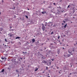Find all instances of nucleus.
<instances>
[{"mask_svg": "<svg viewBox=\"0 0 77 77\" xmlns=\"http://www.w3.org/2000/svg\"><path fill=\"white\" fill-rule=\"evenodd\" d=\"M38 42L39 43V41H38Z\"/></svg>", "mask_w": 77, "mask_h": 77, "instance_id": "obj_49", "label": "nucleus"}, {"mask_svg": "<svg viewBox=\"0 0 77 77\" xmlns=\"http://www.w3.org/2000/svg\"><path fill=\"white\" fill-rule=\"evenodd\" d=\"M40 77H41V76H40Z\"/></svg>", "mask_w": 77, "mask_h": 77, "instance_id": "obj_64", "label": "nucleus"}, {"mask_svg": "<svg viewBox=\"0 0 77 77\" xmlns=\"http://www.w3.org/2000/svg\"><path fill=\"white\" fill-rule=\"evenodd\" d=\"M44 45V43H42V45Z\"/></svg>", "mask_w": 77, "mask_h": 77, "instance_id": "obj_33", "label": "nucleus"}, {"mask_svg": "<svg viewBox=\"0 0 77 77\" xmlns=\"http://www.w3.org/2000/svg\"><path fill=\"white\" fill-rule=\"evenodd\" d=\"M5 71V69H2V71L0 72H3Z\"/></svg>", "mask_w": 77, "mask_h": 77, "instance_id": "obj_5", "label": "nucleus"}, {"mask_svg": "<svg viewBox=\"0 0 77 77\" xmlns=\"http://www.w3.org/2000/svg\"><path fill=\"white\" fill-rule=\"evenodd\" d=\"M49 63V65H51V62H50Z\"/></svg>", "mask_w": 77, "mask_h": 77, "instance_id": "obj_34", "label": "nucleus"}, {"mask_svg": "<svg viewBox=\"0 0 77 77\" xmlns=\"http://www.w3.org/2000/svg\"><path fill=\"white\" fill-rule=\"evenodd\" d=\"M52 44H51V45H52Z\"/></svg>", "mask_w": 77, "mask_h": 77, "instance_id": "obj_43", "label": "nucleus"}, {"mask_svg": "<svg viewBox=\"0 0 77 77\" xmlns=\"http://www.w3.org/2000/svg\"><path fill=\"white\" fill-rule=\"evenodd\" d=\"M50 53H51V51H48V53H47V55H48V54H50Z\"/></svg>", "mask_w": 77, "mask_h": 77, "instance_id": "obj_3", "label": "nucleus"}, {"mask_svg": "<svg viewBox=\"0 0 77 77\" xmlns=\"http://www.w3.org/2000/svg\"><path fill=\"white\" fill-rule=\"evenodd\" d=\"M45 2H44V3H45Z\"/></svg>", "mask_w": 77, "mask_h": 77, "instance_id": "obj_63", "label": "nucleus"}, {"mask_svg": "<svg viewBox=\"0 0 77 77\" xmlns=\"http://www.w3.org/2000/svg\"><path fill=\"white\" fill-rule=\"evenodd\" d=\"M16 72H18V71L17 70H16Z\"/></svg>", "mask_w": 77, "mask_h": 77, "instance_id": "obj_26", "label": "nucleus"}, {"mask_svg": "<svg viewBox=\"0 0 77 77\" xmlns=\"http://www.w3.org/2000/svg\"><path fill=\"white\" fill-rule=\"evenodd\" d=\"M13 1H15V0H13Z\"/></svg>", "mask_w": 77, "mask_h": 77, "instance_id": "obj_55", "label": "nucleus"}, {"mask_svg": "<svg viewBox=\"0 0 77 77\" xmlns=\"http://www.w3.org/2000/svg\"><path fill=\"white\" fill-rule=\"evenodd\" d=\"M65 11H65V10H57V12H58L57 14H58V15H60V14H62V13H64V12H65Z\"/></svg>", "mask_w": 77, "mask_h": 77, "instance_id": "obj_1", "label": "nucleus"}, {"mask_svg": "<svg viewBox=\"0 0 77 77\" xmlns=\"http://www.w3.org/2000/svg\"><path fill=\"white\" fill-rule=\"evenodd\" d=\"M7 69H9V71H11V68H7Z\"/></svg>", "mask_w": 77, "mask_h": 77, "instance_id": "obj_19", "label": "nucleus"}, {"mask_svg": "<svg viewBox=\"0 0 77 77\" xmlns=\"http://www.w3.org/2000/svg\"><path fill=\"white\" fill-rule=\"evenodd\" d=\"M42 14H45V13H46V12L45 11L42 12Z\"/></svg>", "mask_w": 77, "mask_h": 77, "instance_id": "obj_11", "label": "nucleus"}, {"mask_svg": "<svg viewBox=\"0 0 77 77\" xmlns=\"http://www.w3.org/2000/svg\"><path fill=\"white\" fill-rule=\"evenodd\" d=\"M23 53H24V52H23Z\"/></svg>", "mask_w": 77, "mask_h": 77, "instance_id": "obj_45", "label": "nucleus"}, {"mask_svg": "<svg viewBox=\"0 0 77 77\" xmlns=\"http://www.w3.org/2000/svg\"><path fill=\"white\" fill-rule=\"evenodd\" d=\"M42 63H47V62L43 60L42 61Z\"/></svg>", "mask_w": 77, "mask_h": 77, "instance_id": "obj_7", "label": "nucleus"}, {"mask_svg": "<svg viewBox=\"0 0 77 77\" xmlns=\"http://www.w3.org/2000/svg\"><path fill=\"white\" fill-rule=\"evenodd\" d=\"M46 69H47H47H48V67H46Z\"/></svg>", "mask_w": 77, "mask_h": 77, "instance_id": "obj_32", "label": "nucleus"}, {"mask_svg": "<svg viewBox=\"0 0 77 77\" xmlns=\"http://www.w3.org/2000/svg\"><path fill=\"white\" fill-rule=\"evenodd\" d=\"M70 6V5H69L68 6L67 8H69Z\"/></svg>", "mask_w": 77, "mask_h": 77, "instance_id": "obj_27", "label": "nucleus"}, {"mask_svg": "<svg viewBox=\"0 0 77 77\" xmlns=\"http://www.w3.org/2000/svg\"><path fill=\"white\" fill-rule=\"evenodd\" d=\"M12 28V27L10 26V29H11Z\"/></svg>", "mask_w": 77, "mask_h": 77, "instance_id": "obj_40", "label": "nucleus"}, {"mask_svg": "<svg viewBox=\"0 0 77 77\" xmlns=\"http://www.w3.org/2000/svg\"><path fill=\"white\" fill-rule=\"evenodd\" d=\"M75 12V11L74 10H73L72 14H74Z\"/></svg>", "mask_w": 77, "mask_h": 77, "instance_id": "obj_24", "label": "nucleus"}, {"mask_svg": "<svg viewBox=\"0 0 77 77\" xmlns=\"http://www.w3.org/2000/svg\"><path fill=\"white\" fill-rule=\"evenodd\" d=\"M45 26H46V25H45Z\"/></svg>", "mask_w": 77, "mask_h": 77, "instance_id": "obj_61", "label": "nucleus"}, {"mask_svg": "<svg viewBox=\"0 0 77 77\" xmlns=\"http://www.w3.org/2000/svg\"><path fill=\"white\" fill-rule=\"evenodd\" d=\"M32 41V42H35V40L34 39H33Z\"/></svg>", "mask_w": 77, "mask_h": 77, "instance_id": "obj_10", "label": "nucleus"}, {"mask_svg": "<svg viewBox=\"0 0 77 77\" xmlns=\"http://www.w3.org/2000/svg\"><path fill=\"white\" fill-rule=\"evenodd\" d=\"M67 47H68V45H67Z\"/></svg>", "mask_w": 77, "mask_h": 77, "instance_id": "obj_52", "label": "nucleus"}, {"mask_svg": "<svg viewBox=\"0 0 77 77\" xmlns=\"http://www.w3.org/2000/svg\"><path fill=\"white\" fill-rule=\"evenodd\" d=\"M5 57H2L1 58V59H2V60H4L5 59Z\"/></svg>", "mask_w": 77, "mask_h": 77, "instance_id": "obj_14", "label": "nucleus"}, {"mask_svg": "<svg viewBox=\"0 0 77 77\" xmlns=\"http://www.w3.org/2000/svg\"><path fill=\"white\" fill-rule=\"evenodd\" d=\"M64 56L65 57V55H64Z\"/></svg>", "mask_w": 77, "mask_h": 77, "instance_id": "obj_56", "label": "nucleus"}, {"mask_svg": "<svg viewBox=\"0 0 77 77\" xmlns=\"http://www.w3.org/2000/svg\"><path fill=\"white\" fill-rule=\"evenodd\" d=\"M59 8H60V7H59Z\"/></svg>", "mask_w": 77, "mask_h": 77, "instance_id": "obj_48", "label": "nucleus"}, {"mask_svg": "<svg viewBox=\"0 0 77 77\" xmlns=\"http://www.w3.org/2000/svg\"><path fill=\"white\" fill-rule=\"evenodd\" d=\"M2 30H3V28H0V31H1V32H2Z\"/></svg>", "mask_w": 77, "mask_h": 77, "instance_id": "obj_16", "label": "nucleus"}, {"mask_svg": "<svg viewBox=\"0 0 77 77\" xmlns=\"http://www.w3.org/2000/svg\"><path fill=\"white\" fill-rule=\"evenodd\" d=\"M57 69H59V67H57Z\"/></svg>", "mask_w": 77, "mask_h": 77, "instance_id": "obj_38", "label": "nucleus"}, {"mask_svg": "<svg viewBox=\"0 0 77 77\" xmlns=\"http://www.w3.org/2000/svg\"><path fill=\"white\" fill-rule=\"evenodd\" d=\"M64 15L65 16H66V14H65Z\"/></svg>", "mask_w": 77, "mask_h": 77, "instance_id": "obj_35", "label": "nucleus"}, {"mask_svg": "<svg viewBox=\"0 0 77 77\" xmlns=\"http://www.w3.org/2000/svg\"><path fill=\"white\" fill-rule=\"evenodd\" d=\"M60 53V51L59 50H58L57 51V54H59Z\"/></svg>", "mask_w": 77, "mask_h": 77, "instance_id": "obj_9", "label": "nucleus"}, {"mask_svg": "<svg viewBox=\"0 0 77 77\" xmlns=\"http://www.w3.org/2000/svg\"><path fill=\"white\" fill-rule=\"evenodd\" d=\"M68 57H69L71 56V55L70 54H68L67 55Z\"/></svg>", "mask_w": 77, "mask_h": 77, "instance_id": "obj_18", "label": "nucleus"}, {"mask_svg": "<svg viewBox=\"0 0 77 77\" xmlns=\"http://www.w3.org/2000/svg\"><path fill=\"white\" fill-rule=\"evenodd\" d=\"M51 60H52V61H53V60H54V59H52Z\"/></svg>", "mask_w": 77, "mask_h": 77, "instance_id": "obj_37", "label": "nucleus"}, {"mask_svg": "<svg viewBox=\"0 0 77 77\" xmlns=\"http://www.w3.org/2000/svg\"><path fill=\"white\" fill-rule=\"evenodd\" d=\"M28 10H29V8H28Z\"/></svg>", "mask_w": 77, "mask_h": 77, "instance_id": "obj_51", "label": "nucleus"}, {"mask_svg": "<svg viewBox=\"0 0 77 77\" xmlns=\"http://www.w3.org/2000/svg\"><path fill=\"white\" fill-rule=\"evenodd\" d=\"M12 31H13V29H12Z\"/></svg>", "mask_w": 77, "mask_h": 77, "instance_id": "obj_60", "label": "nucleus"}, {"mask_svg": "<svg viewBox=\"0 0 77 77\" xmlns=\"http://www.w3.org/2000/svg\"><path fill=\"white\" fill-rule=\"evenodd\" d=\"M20 38V37H16L15 38V39H19Z\"/></svg>", "mask_w": 77, "mask_h": 77, "instance_id": "obj_8", "label": "nucleus"}, {"mask_svg": "<svg viewBox=\"0 0 77 77\" xmlns=\"http://www.w3.org/2000/svg\"><path fill=\"white\" fill-rule=\"evenodd\" d=\"M58 42H60V44H61V43H60V40H59Z\"/></svg>", "mask_w": 77, "mask_h": 77, "instance_id": "obj_30", "label": "nucleus"}, {"mask_svg": "<svg viewBox=\"0 0 77 77\" xmlns=\"http://www.w3.org/2000/svg\"><path fill=\"white\" fill-rule=\"evenodd\" d=\"M14 9H15V7H14Z\"/></svg>", "mask_w": 77, "mask_h": 77, "instance_id": "obj_58", "label": "nucleus"}, {"mask_svg": "<svg viewBox=\"0 0 77 77\" xmlns=\"http://www.w3.org/2000/svg\"><path fill=\"white\" fill-rule=\"evenodd\" d=\"M42 30H43V31H44V30H45V27L44 25L42 24Z\"/></svg>", "mask_w": 77, "mask_h": 77, "instance_id": "obj_2", "label": "nucleus"}, {"mask_svg": "<svg viewBox=\"0 0 77 77\" xmlns=\"http://www.w3.org/2000/svg\"><path fill=\"white\" fill-rule=\"evenodd\" d=\"M5 41H6V42H7V40H6V38H5Z\"/></svg>", "mask_w": 77, "mask_h": 77, "instance_id": "obj_31", "label": "nucleus"}, {"mask_svg": "<svg viewBox=\"0 0 77 77\" xmlns=\"http://www.w3.org/2000/svg\"><path fill=\"white\" fill-rule=\"evenodd\" d=\"M71 54V55H73V54H71V53H70Z\"/></svg>", "mask_w": 77, "mask_h": 77, "instance_id": "obj_42", "label": "nucleus"}, {"mask_svg": "<svg viewBox=\"0 0 77 77\" xmlns=\"http://www.w3.org/2000/svg\"><path fill=\"white\" fill-rule=\"evenodd\" d=\"M72 51H74L73 50Z\"/></svg>", "mask_w": 77, "mask_h": 77, "instance_id": "obj_47", "label": "nucleus"}, {"mask_svg": "<svg viewBox=\"0 0 77 77\" xmlns=\"http://www.w3.org/2000/svg\"><path fill=\"white\" fill-rule=\"evenodd\" d=\"M38 69L37 68L35 70V71H38Z\"/></svg>", "mask_w": 77, "mask_h": 77, "instance_id": "obj_15", "label": "nucleus"}, {"mask_svg": "<svg viewBox=\"0 0 77 77\" xmlns=\"http://www.w3.org/2000/svg\"><path fill=\"white\" fill-rule=\"evenodd\" d=\"M73 18H74V17H73Z\"/></svg>", "mask_w": 77, "mask_h": 77, "instance_id": "obj_54", "label": "nucleus"}, {"mask_svg": "<svg viewBox=\"0 0 77 77\" xmlns=\"http://www.w3.org/2000/svg\"><path fill=\"white\" fill-rule=\"evenodd\" d=\"M53 5H54V6H56V4L55 3H54Z\"/></svg>", "mask_w": 77, "mask_h": 77, "instance_id": "obj_20", "label": "nucleus"}, {"mask_svg": "<svg viewBox=\"0 0 77 77\" xmlns=\"http://www.w3.org/2000/svg\"><path fill=\"white\" fill-rule=\"evenodd\" d=\"M5 59H7V58H5Z\"/></svg>", "mask_w": 77, "mask_h": 77, "instance_id": "obj_41", "label": "nucleus"}, {"mask_svg": "<svg viewBox=\"0 0 77 77\" xmlns=\"http://www.w3.org/2000/svg\"><path fill=\"white\" fill-rule=\"evenodd\" d=\"M20 59H22V58H20Z\"/></svg>", "mask_w": 77, "mask_h": 77, "instance_id": "obj_46", "label": "nucleus"}, {"mask_svg": "<svg viewBox=\"0 0 77 77\" xmlns=\"http://www.w3.org/2000/svg\"><path fill=\"white\" fill-rule=\"evenodd\" d=\"M67 26V24H66L64 26V28L65 29L66 28V26Z\"/></svg>", "mask_w": 77, "mask_h": 77, "instance_id": "obj_12", "label": "nucleus"}, {"mask_svg": "<svg viewBox=\"0 0 77 77\" xmlns=\"http://www.w3.org/2000/svg\"><path fill=\"white\" fill-rule=\"evenodd\" d=\"M60 71H62V70H60Z\"/></svg>", "mask_w": 77, "mask_h": 77, "instance_id": "obj_59", "label": "nucleus"}, {"mask_svg": "<svg viewBox=\"0 0 77 77\" xmlns=\"http://www.w3.org/2000/svg\"><path fill=\"white\" fill-rule=\"evenodd\" d=\"M75 9V7H73V8H72V9L73 10H74V9Z\"/></svg>", "mask_w": 77, "mask_h": 77, "instance_id": "obj_17", "label": "nucleus"}, {"mask_svg": "<svg viewBox=\"0 0 77 77\" xmlns=\"http://www.w3.org/2000/svg\"><path fill=\"white\" fill-rule=\"evenodd\" d=\"M58 39H59V38H60V36H59L58 37Z\"/></svg>", "mask_w": 77, "mask_h": 77, "instance_id": "obj_28", "label": "nucleus"}, {"mask_svg": "<svg viewBox=\"0 0 77 77\" xmlns=\"http://www.w3.org/2000/svg\"><path fill=\"white\" fill-rule=\"evenodd\" d=\"M72 6H74V4H72Z\"/></svg>", "mask_w": 77, "mask_h": 77, "instance_id": "obj_29", "label": "nucleus"}, {"mask_svg": "<svg viewBox=\"0 0 77 77\" xmlns=\"http://www.w3.org/2000/svg\"><path fill=\"white\" fill-rule=\"evenodd\" d=\"M0 14H1V12H0Z\"/></svg>", "mask_w": 77, "mask_h": 77, "instance_id": "obj_57", "label": "nucleus"}, {"mask_svg": "<svg viewBox=\"0 0 77 77\" xmlns=\"http://www.w3.org/2000/svg\"><path fill=\"white\" fill-rule=\"evenodd\" d=\"M25 17H26V18H28V16H25Z\"/></svg>", "mask_w": 77, "mask_h": 77, "instance_id": "obj_21", "label": "nucleus"}, {"mask_svg": "<svg viewBox=\"0 0 77 77\" xmlns=\"http://www.w3.org/2000/svg\"><path fill=\"white\" fill-rule=\"evenodd\" d=\"M51 8V7H50V8Z\"/></svg>", "mask_w": 77, "mask_h": 77, "instance_id": "obj_53", "label": "nucleus"}, {"mask_svg": "<svg viewBox=\"0 0 77 77\" xmlns=\"http://www.w3.org/2000/svg\"><path fill=\"white\" fill-rule=\"evenodd\" d=\"M14 36V34H11L10 35V37H12V36Z\"/></svg>", "mask_w": 77, "mask_h": 77, "instance_id": "obj_13", "label": "nucleus"}, {"mask_svg": "<svg viewBox=\"0 0 77 77\" xmlns=\"http://www.w3.org/2000/svg\"><path fill=\"white\" fill-rule=\"evenodd\" d=\"M68 51H69V53H72V51H71V50H69Z\"/></svg>", "mask_w": 77, "mask_h": 77, "instance_id": "obj_6", "label": "nucleus"}, {"mask_svg": "<svg viewBox=\"0 0 77 77\" xmlns=\"http://www.w3.org/2000/svg\"><path fill=\"white\" fill-rule=\"evenodd\" d=\"M59 74H61V72L60 71H59Z\"/></svg>", "mask_w": 77, "mask_h": 77, "instance_id": "obj_25", "label": "nucleus"}, {"mask_svg": "<svg viewBox=\"0 0 77 77\" xmlns=\"http://www.w3.org/2000/svg\"><path fill=\"white\" fill-rule=\"evenodd\" d=\"M48 77H50V76H48Z\"/></svg>", "mask_w": 77, "mask_h": 77, "instance_id": "obj_50", "label": "nucleus"}, {"mask_svg": "<svg viewBox=\"0 0 77 77\" xmlns=\"http://www.w3.org/2000/svg\"><path fill=\"white\" fill-rule=\"evenodd\" d=\"M63 49H64V48H63Z\"/></svg>", "mask_w": 77, "mask_h": 77, "instance_id": "obj_44", "label": "nucleus"}, {"mask_svg": "<svg viewBox=\"0 0 77 77\" xmlns=\"http://www.w3.org/2000/svg\"><path fill=\"white\" fill-rule=\"evenodd\" d=\"M63 23H65L66 21H65L63 20Z\"/></svg>", "mask_w": 77, "mask_h": 77, "instance_id": "obj_22", "label": "nucleus"}, {"mask_svg": "<svg viewBox=\"0 0 77 77\" xmlns=\"http://www.w3.org/2000/svg\"><path fill=\"white\" fill-rule=\"evenodd\" d=\"M54 33L53 32H52L51 33V35H52V34H53Z\"/></svg>", "mask_w": 77, "mask_h": 77, "instance_id": "obj_23", "label": "nucleus"}, {"mask_svg": "<svg viewBox=\"0 0 77 77\" xmlns=\"http://www.w3.org/2000/svg\"><path fill=\"white\" fill-rule=\"evenodd\" d=\"M41 58L42 60H44V59H45V57H44V56H42L41 57Z\"/></svg>", "mask_w": 77, "mask_h": 77, "instance_id": "obj_4", "label": "nucleus"}, {"mask_svg": "<svg viewBox=\"0 0 77 77\" xmlns=\"http://www.w3.org/2000/svg\"><path fill=\"white\" fill-rule=\"evenodd\" d=\"M24 59H25V58H24Z\"/></svg>", "mask_w": 77, "mask_h": 77, "instance_id": "obj_62", "label": "nucleus"}, {"mask_svg": "<svg viewBox=\"0 0 77 77\" xmlns=\"http://www.w3.org/2000/svg\"><path fill=\"white\" fill-rule=\"evenodd\" d=\"M64 24V23H62V25H63Z\"/></svg>", "mask_w": 77, "mask_h": 77, "instance_id": "obj_36", "label": "nucleus"}, {"mask_svg": "<svg viewBox=\"0 0 77 77\" xmlns=\"http://www.w3.org/2000/svg\"><path fill=\"white\" fill-rule=\"evenodd\" d=\"M22 20H24V18L22 19Z\"/></svg>", "mask_w": 77, "mask_h": 77, "instance_id": "obj_39", "label": "nucleus"}]
</instances>
